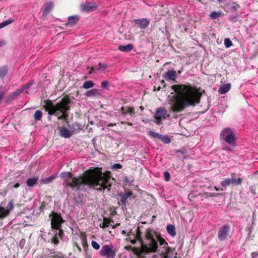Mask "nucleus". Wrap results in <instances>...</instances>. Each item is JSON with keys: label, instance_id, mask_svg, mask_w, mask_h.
Segmentation results:
<instances>
[{"label": "nucleus", "instance_id": "nucleus-33", "mask_svg": "<svg viewBox=\"0 0 258 258\" xmlns=\"http://www.w3.org/2000/svg\"><path fill=\"white\" fill-rule=\"evenodd\" d=\"M13 21H14L13 20H12L11 19H9L8 20H7V21L0 23V29L3 28L8 26V25L11 24L13 22Z\"/></svg>", "mask_w": 258, "mask_h": 258}, {"label": "nucleus", "instance_id": "nucleus-34", "mask_svg": "<svg viewBox=\"0 0 258 258\" xmlns=\"http://www.w3.org/2000/svg\"><path fill=\"white\" fill-rule=\"evenodd\" d=\"M51 243L54 244H57L59 243L58 236H57V232H54V235L51 239Z\"/></svg>", "mask_w": 258, "mask_h": 258}, {"label": "nucleus", "instance_id": "nucleus-21", "mask_svg": "<svg viewBox=\"0 0 258 258\" xmlns=\"http://www.w3.org/2000/svg\"><path fill=\"white\" fill-rule=\"evenodd\" d=\"M231 88V84L227 83L226 84L222 85L219 88L218 92L221 94H224L228 92Z\"/></svg>", "mask_w": 258, "mask_h": 258}, {"label": "nucleus", "instance_id": "nucleus-28", "mask_svg": "<svg viewBox=\"0 0 258 258\" xmlns=\"http://www.w3.org/2000/svg\"><path fill=\"white\" fill-rule=\"evenodd\" d=\"M99 94L98 90L95 89L88 91L85 93V95L87 97L95 96Z\"/></svg>", "mask_w": 258, "mask_h": 258}, {"label": "nucleus", "instance_id": "nucleus-23", "mask_svg": "<svg viewBox=\"0 0 258 258\" xmlns=\"http://www.w3.org/2000/svg\"><path fill=\"white\" fill-rule=\"evenodd\" d=\"M167 232L170 234L172 236H175L176 235V231L175 227L171 224L168 225L167 226Z\"/></svg>", "mask_w": 258, "mask_h": 258}, {"label": "nucleus", "instance_id": "nucleus-16", "mask_svg": "<svg viewBox=\"0 0 258 258\" xmlns=\"http://www.w3.org/2000/svg\"><path fill=\"white\" fill-rule=\"evenodd\" d=\"M133 192L132 191H128L125 192L124 194H120L119 196L120 197L121 205L122 209H126V204L127 198L133 195Z\"/></svg>", "mask_w": 258, "mask_h": 258}, {"label": "nucleus", "instance_id": "nucleus-19", "mask_svg": "<svg viewBox=\"0 0 258 258\" xmlns=\"http://www.w3.org/2000/svg\"><path fill=\"white\" fill-rule=\"evenodd\" d=\"M79 20L80 18L78 15L69 16L68 18V23H67V25L72 27L76 25L79 21Z\"/></svg>", "mask_w": 258, "mask_h": 258}, {"label": "nucleus", "instance_id": "nucleus-26", "mask_svg": "<svg viewBox=\"0 0 258 258\" xmlns=\"http://www.w3.org/2000/svg\"><path fill=\"white\" fill-rule=\"evenodd\" d=\"M231 184H232L231 178H225L221 182V185L223 187H227Z\"/></svg>", "mask_w": 258, "mask_h": 258}, {"label": "nucleus", "instance_id": "nucleus-9", "mask_svg": "<svg viewBox=\"0 0 258 258\" xmlns=\"http://www.w3.org/2000/svg\"><path fill=\"white\" fill-rule=\"evenodd\" d=\"M100 254L106 258H114L115 256V251L109 245H103L100 251Z\"/></svg>", "mask_w": 258, "mask_h": 258}, {"label": "nucleus", "instance_id": "nucleus-61", "mask_svg": "<svg viewBox=\"0 0 258 258\" xmlns=\"http://www.w3.org/2000/svg\"><path fill=\"white\" fill-rule=\"evenodd\" d=\"M19 186H20V184H19V183H16V184H15V185H14V187H15V188H18V187H19Z\"/></svg>", "mask_w": 258, "mask_h": 258}, {"label": "nucleus", "instance_id": "nucleus-24", "mask_svg": "<svg viewBox=\"0 0 258 258\" xmlns=\"http://www.w3.org/2000/svg\"><path fill=\"white\" fill-rule=\"evenodd\" d=\"M53 7V3L51 2L47 3L45 5V8L43 10V13L45 15L48 14L51 11Z\"/></svg>", "mask_w": 258, "mask_h": 258}, {"label": "nucleus", "instance_id": "nucleus-25", "mask_svg": "<svg viewBox=\"0 0 258 258\" xmlns=\"http://www.w3.org/2000/svg\"><path fill=\"white\" fill-rule=\"evenodd\" d=\"M8 67L6 66L0 68V79L5 77L8 73Z\"/></svg>", "mask_w": 258, "mask_h": 258}, {"label": "nucleus", "instance_id": "nucleus-57", "mask_svg": "<svg viewBox=\"0 0 258 258\" xmlns=\"http://www.w3.org/2000/svg\"><path fill=\"white\" fill-rule=\"evenodd\" d=\"M250 191L252 193H253L254 195H255L256 193L255 192V190L254 189H253V186H251L250 187Z\"/></svg>", "mask_w": 258, "mask_h": 258}, {"label": "nucleus", "instance_id": "nucleus-54", "mask_svg": "<svg viewBox=\"0 0 258 258\" xmlns=\"http://www.w3.org/2000/svg\"><path fill=\"white\" fill-rule=\"evenodd\" d=\"M174 152L176 154L180 153L181 154H184V152L181 150H175Z\"/></svg>", "mask_w": 258, "mask_h": 258}, {"label": "nucleus", "instance_id": "nucleus-59", "mask_svg": "<svg viewBox=\"0 0 258 258\" xmlns=\"http://www.w3.org/2000/svg\"><path fill=\"white\" fill-rule=\"evenodd\" d=\"M94 71V67L90 68V71L89 72V74H91Z\"/></svg>", "mask_w": 258, "mask_h": 258}, {"label": "nucleus", "instance_id": "nucleus-18", "mask_svg": "<svg viewBox=\"0 0 258 258\" xmlns=\"http://www.w3.org/2000/svg\"><path fill=\"white\" fill-rule=\"evenodd\" d=\"M59 135L65 138H70L72 136L71 132L66 127H58Z\"/></svg>", "mask_w": 258, "mask_h": 258}, {"label": "nucleus", "instance_id": "nucleus-13", "mask_svg": "<svg viewBox=\"0 0 258 258\" xmlns=\"http://www.w3.org/2000/svg\"><path fill=\"white\" fill-rule=\"evenodd\" d=\"M14 209V202L13 201H10L7 208L0 206V219H3L7 216H9L10 212Z\"/></svg>", "mask_w": 258, "mask_h": 258}, {"label": "nucleus", "instance_id": "nucleus-7", "mask_svg": "<svg viewBox=\"0 0 258 258\" xmlns=\"http://www.w3.org/2000/svg\"><path fill=\"white\" fill-rule=\"evenodd\" d=\"M51 220V228L52 230H57L61 227V225L64 222L60 213L52 212L49 215Z\"/></svg>", "mask_w": 258, "mask_h": 258}, {"label": "nucleus", "instance_id": "nucleus-43", "mask_svg": "<svg viewBox=\"0 0 258 258\" xmlns=\"http://www.w3.org/2000/svg\"><path fill=\"white\" fill-rule=\"evenodd\" d=\"M160 254H161V255L162 256V258H169V257H170V252H163V250H162Z\"/></svg>", "mask_w": 258, "mask_h": 258}, {"label": "nucleus", "instance_id": "nucleus-29", "mask_svg": "<svg viewBox=\"0 0 258 258\" xmlns=\"http://www.w3.org/2000/svg\"><path fill=\"white\" fill-rule=\"evenodd\" d=\"M111 221H112L111 219L107 218L106 217H104L103 218V222L102 223V225H100V227L102 228H105L106 227H108Z\"/></svg>", "mask_w": 258, "mask_h": 258}, {"label": "nucleus", "instance_id": "nucleus-14", "mask_svg": "<svg viewBox=\"0 0 258 258\" xmlns=\"http://www.w3.org/2000/svg\"><path fill=\"white\" fill-rule=\"evenodd\" d=\"M97 9V5L94 3L86 2L80 5V10L82 12H90Z\"/></svg>", "mask_w": 258, "mask_h": 258}, {"label": "nucleus", "instance_id": "nucleus-48", "mask_svg": "<svg viewBox=\"0 0 258 258\" xmlns=\"http://www.w3.org/2000/svg\"><path fill=\"white\" fill-rule=\"evenodd\" d=\"M206 194L208 195L207 196L209 197H217L220 195L219 193H206Z\"/></svg>", "mask_w": 258, "mask_h": 258}, {"label": "nucleus", "instance_id": "nucleus-5", "mask_svg": "<svg viewBox=\"0 0 258 258\" xmlns=\"http://www.w3.org/2000/svg\"><path fill=\"white\" fill-rule=\"evenodd\" d=\"M153 245L154 244L151 243L150 244H149V246L142 245V246L140 245V246L133 247L131 245H128L124 248L128 250H132L139 258H146L147 254L151 252H156V251L154 250Z\"/></svg>", "mask_w": 258, "mask_h": 258}, {"label": "nucleus", "instance_id": "nucleus-39", "mask_svg": "<svg viewBox=\"0 0 258 258\" xmlns=\"http://www.w3.org/2000/svg\"><path fill=\"white\" fill-rule=\"evenodd\" d=\"M107 68V66L105 64H103L101 63H99L96 66V70H105Z\"/></svg>", "mask_w": 258, "mask_h": 258}, {"label": "nucleus", "instance_id": "nucleus-2", "mask_svg": "<svg viewBox=\"0 0 258 258\" xmlns=\"http://www.w3.org/2000/svg\"><path fill=\"white\" fill-rule=\"evenodd\" d=\"M175 94L170 99L171 109L179 112L185 108L199 104L202 96L201 88L190 84H177L171 86Z\"/></svg>", "mask_w": 258, "mask_h": 258}, {"label": "nucleus", "instance_id": "nucleus-35", "mask_svg": "<svg viewBox=\"0 0 258 258\" xmlns=\"http://www.w3.org/2000/svg\"><path fill=\"white\" fill-rule=\"evenodd\" d=\"M224 45L226 48H229L233 45V43L229 38L224 39Z\"/></svg>", "mask_w": 258, "mask_h": 258}, {"label": "nucleus", "instance_id": "nucleus-56", "mask_svg": "<svg viewBox=\"0 0 258 258\" xmlns=\"http://www.w3.org/2000/svg\"><path fill=\"white\" fill-rule=\"evenodd\" d=\"M161 83L162 85H163V87L164 88L166 87V84L164 80H162L161 81Z\"/></svg>", "mask_w": 258, "mask_h": 258}, {"label": "nucleus", "instance_id": "nucleus-20", "mask_svg": "<svg viewBox=\"0 0 258 258\" xmlns=\"http://www.w3.org/2000/svg\"><path fill=\"white\" fill-rule=\"evenodd\" d=\"M232 184L239 186L240 185L242 182V178L241 177L236 178V174L235 173H232L231 174Z\"/></svg>", "mask_w": 258, "mask_h": 258}, {"label": "nucleus", "instance_id": "nucleus-40", "mask_svg": "<svg viewBox=\"0 0 258 258\" xmlns=\"http://www.w3.org/2000/svg\"><path fill=\"white\" fill-rule=\"evenodd\" d=\"M91 245L95 250H98L100 248V245L95 241H92Z\"/></svg>", "mask_w": 258, "mask_h": 258}, {"label": "nucleus", "instance_id": "nucleus-41", "mask_svg": "<svg viewBox=\"0 0 258 258\" xmlns=\"http://www.w3.org/2000/svg\"><path fill=\"white\" fill-rule=\"evenodd\" d=\"M70 127L73 129L74 131L76 130H79L80 129V125L78 123L75 122L72 124L71 126H70Z\"/></svg>", "mask_w": 258, "mask_h": 258}, {"label": "nucleus", "instance_id": "nucleus-62", "mask_svg": "<svg viewBox=\"0 0 258 258\" xmlns=\"http://www.w3.org/2000/svg\"><path fill=\"white\" fill-rule=\"evenodd\" d=\"M174 250H173V252H171V251L170 252V257H169V258H173L172 256H173V253H174Z\"/></svg>", "mask_w": 258, "mask_h": 258}, {"label": "nucleus", "instance_id": "nucleus-22", "mask_svg": "<svg viewBox=\"0 0 258 258\" xmlns=\"http://www.w3.org/2000/svg\"><path fill=\"white\" fill-rule=\"evenodd\" d=\"M134 48V45L132 44H128L126 45H119L118 49L121 51L130 52Z\"/></svg>", "mask_w": 258, "mask_h": 258}, {"label": "nucleus", "instance_id": "nucleus-58", "mask_svg": "<svg viewBox=\"0 0 258 258\" xmlns=\"http://www.w3.org/2000/svg\"><path fill=\"white\" fill-rule=\"evenodd\" d=\"M6 44V42L4 41H0V47L4 46Z\"/></svg>", "mask_w": 258, "mask_h": 258}, {"label": "nucleus", "instance_id": "nucleus-47", "mask_svg": "<svg viewBox=\"0 0 258 258\" xmlns=\"http://www.w3.org/2000/svg\"><path fill=\"white\" fill-rule=\"evenodd\" d=\"M52 258H63V254L59 253L51 256Z\"/></svg>", "mask_w": 258, "mask_h": 258}, {"label": "nucleus", "instance_id": "nucleus-53", "mask_svg": "<svg viewBox=\"0 0 258 258\" xmlns=\"http://www.w3.org/2000/svg\"><path fill=\"white\" fill-rule=\"evenodd\" d=\"M121 111H122L121 114L125 115L126 114L125 111H124L125 108L124 107H121L120 108Z\"/></svg>", "mask_w": 258, "mask_h": 258}, {"label": "nucleus", "instance_id": "nucleus-11", "mask_svg": "<svg viewBox=\"0 0 258 258\" xmlns=\"http://www.w3.org/2000/svg\"><path fill=\"white\" fill-rule=\"evenodd\" d=\"M230 227L228 225H224L221 227L218 233V238L220 241L226 240L229 236Z\"/></svg>", "mask_w": 258, "mask_h": 258}, {"label": "nucleus", "instance_id": "nucleus-64", "mask_svg": "<svg viewBox=\"0 0 258 258\" xmlns=\"http://www.w3.org/2000/svg\"><path fill=\"white\" fill-rule=\"evenodd\" d=\"M152 220L151 223H152L154 221L155 219L156 218V216L155 215H153L152 216Z\"/></svg>", "mask_w": 258, "mask_h": 258}, {"label": "nucleus", "instance_id": "nucleus-49", "mask_svg": "<svg viewBox=\"0 0 258 258\" xmlns=\"http://www.w3.org/2000/svg\"><path fill=\"white\" fill-rule=\"evenodd\" d=\"M113 168L114 169H121L122 168V165L120 164L115 163L113 165Z\"/></svg>", "mask_w": 258, "mask_h": 258}, {"label": "nucleus", "instance_id": "nucleus-42", "mask_svg": "<svg viewBox=\"0 0 258 258\" xmlns=\"http://www.w3.org/2000/svg\"><path fill=\"white\" fill-rule=\"evenodd\" d=\"M164 176L165 181H169L170 180V174L169 172L165 171L164 172Z\"/></svg>", "mask_w": 258, "mask_h": 258}, {"label": "nucleus", "instance_id": "nucleus-63", "mask_svg": "<svg viewBox=\"0 0 258 258\" xmlns=\"http://www.w3.org/2000/svg\"><path fill=\"white\" fill-rule=\"evenodd\" d=\"M121 233L123 235H125L126 234H127V233L126 232V231L125 230H122Z\"/></svg>", "mask_w": 258, "mask_h": 258}, {"label": "nucleus", "instance_id": "nucleus-6", "mask_svg": "<svg viewBox=\"0 0 258 258\" xmlns=\"http://www.w3.org/2000/svg\"><path fill=\"white\" fill-rule=\"evenodd\" d=\"M220 139L227 144L233 146L235 144L236 137L233 131L230 128H224L220 133Z\"/></svg>", "mask_w": 258, "mask_h": 258}, {"label": "nucleus", "instance_id": "nucleus-31", "mask_svg": "<svg viewBox=\"0 0 258 258\" xmlns=\"http://www.w3.org/2000/svg\"><path fill=\"white\" fill-rule=\"evenodd\" d=\"M34 117L36 120H41L42 118V112L39 110H36L34 113Z\"/></svg>", "mask_w": 258, "mask_h": 258}, {"label": "nucleus", "instance_id": "nucleus-10", "mask_svg": "<svg viewBox=\"0 0 258 258\" xmlns=\"http://www.w3.org/2000/svg\"><path fill=\"white\" fill-rule=\"evenodd\" d=\"M33 84L32 81H30L29 83L23 86L20 89L17 90L16 91L12 92L8 97V101H11L15 99L21 93L26 90H28L30 87Z\"/></svg>", "mask_w": 258, "mask_h": 258}, {"label": "nucleus", "instance_id": "nucleus-52", "mask_svg": "<svg viewBox=\"0 0 258 258\" xmlns=\"http://www.w3.org/2000/svg\"><path fill=\"white\" fill-rule=\"evenodd\" d=\"M82 245L84 247L87 245V239L85 237L83 238Z\"/></svg>", "mask_w": 258, "mask_h": 258}, {"label": "nucleus", "instance_id": "nucleus-27", "mask_svg": "<svg viewBox=\"0 0 258 258\" xmlns=\"http://www.w3.org/2000/svg\"><path fill=\"white\" fill-rule=\"evenodd\" d=\"M38 180V177H32L28 179L26 183L29 186H32L37 182Z\"/></svg>", "mask_w": 258, "mask_h": 258}, {"label": "nucleus", "instance_id": "nucleus-55", "mask_svg": "<svg viewBox=\"0 0 258 258\" xmlns=\"http://www.w3.org/2000/svg\"><path fill=\"white\" fill-rule=\"evenodd\" d=\"M239 8V6L237 4H235V5L233 6V9L235 11H237V9Z\"/></svg>", "mask_w": 258, "mask_h": 258}, {"label": "nucleus", "instance_id": "nucleus-32", "mask_svg": "<svg viewBox=\"0 0 258 258\" xmlns=\"http://www.w3.org/2000/svg\"><path fill=\"white\" fill-rule=\"evenodd\" d=\"M159 140H161L163 143L165 144H169L171 142L170 138L167 135H161Z\"/></svg>", "mask_w": 258, "mask_h": 258}, {"label": "nucleus", "instance_id": "nucleus-44", "mask_svg": "<svg viewBox=\"0 0 258 258\" xmlns=\"http://www.w3.org/2000/svg\"><path fill=\"white\" fill-rule=\"evenodd\" d=\"M57 230H58V232H57V236L60 237V238H62L64 235L63 230L61 228L58 229Z\"/></svg>", "mask_w": 258, "mask_h": 258}, {"label": "nucleus", "instance_id": "nucleus-30", "mask_svg": "<svg viewBox=\"0 0 258 258\" xmlns=\"http://www.w3.org/2000/svg\"><path fill=\"white\" fill-rule=\"evenodd\" d=\"M94 86V83L92 81H88L85 82L83 85L82 87L85 89H88L91 88Z\"/></svg>", "mask_w": 258, "mask_h": 258}, {"label": "nucleus", "instance_id": "nucleus-1", "mask_svg": "<svg viewBox=\"0 0 258 258\" xmlns=\"http://www.w3.org/2000/svg\"><path fill=\"white\" fill-rule=\"evenodd\" d=\"M61 177L64 179L63 185L64 188L70 187L75 191L85 190L86 185L92 188L99 185V188H95L99 191L111 186V184L108 183L111 177L110 172L102 173V169L99 167L90 169L82 175L74 176L72 172H69L61 173Z\"/></svg>", "mask_w": 258, "mask_h": 258}, {"label": "nucleus", "instance_id": "nucleus-15", "mask_svg": "<svg viewBox=\"0 0 258 258\" xmlns=\"http://www.w3.org/2000/svg\"><path fill=\"white\" fill-rule=\"evenodd\" d=\"M134 22L135 26L142 29L148 27L150 23V20L147 18L136 19L134 20Z\"/></svg>", "mask_w": 258, "mask_h": 258}, {"label": "nucleus", "instance_id": "nucleus-3", "mask_svg": "<svg viewBox=\"0 0 258 258\" xmlns=\"http://www.w3.org/2000/svg\"><path fill=\"white\" fill-rule=\"evenodd\" d=\"M71 102V100L69 96H64L55 104L49 99L45 100L43 107L49 115H54L57 116L58 120H66L67 113L70 110Z\"/></svg>", "mask_w": 258, "mask_h": 258}, {"label": "nucleus", "instance_id": "nucleus-38", "mask_svg": "<svg viewBox=\"0 0 258 258\" xmlns=\"http://www.w3.org/2000/svg\"><path fill=\"white\" fill-rule=\"evenodd\" d=\"M221 15L220 12H213L210 14V17L212 19H216Z\"/></svg>", "mask_w": 258, "mask_h": 258}, {"label": "nucleus", "instance_id": "nucleus-36", "mask_svg": "<svg viewBox=\"0 0 258 258\" xmlns=\"http://www.w3.org/2000/svg\"><path fill=\"white\" fill-rule=\"evenodd\" d=\"M148 134L151 137H152L154 138H157L158 139H160V138L161 137V135L159 134V133H156V132L152 131H150L148 132Z\"/></svg>", "mask_w": 258, "mask_h": 258}, {"label": "nucleus", "instance_id": "nucleus-51", "mask_svg": "<svg viewBox=\"0 0 258 258\" xmlns=\"http://www.w3.org/2000/svg\"><path fill=\"white\" fill-rule=\"evenodd\" d=\"M251 257L252 258H257L258 257V252L257 251H253L251 253Z\"/></svg>", "mask_w": 258, "mask_h": 258}, {"label": "nucleus", "instance_id": "nucleus-37", "mask_svg": "<svg viewBox=\"0 0 258 258\" xmlns=\"http://www.w3.org/2000/svg\"><path fill=\"white\" fill-rule=\"evenodd\" d=\"M125 112L133 116L135 114V108L134 107H127L126 108Z\"/></svg>", "mask_w": 258, "mask_h": 258}, {"label": "nucleus", "instance_id": "nucleus-45", "mask_svg": "<svg viewBox=\"0 0 258 258\" xmlns=\"http://www.w3.org/2000/svg\"><path fill=\"white\" fill-rule=\"evenodd\" d=\"M109 85V82L107 81H103L101 82V87L103 89L106 88Z\"/></svg>", "mask_w": 258, "mask_h": 258}, {"label": "nucleus", "instance_id": "nucleus-46", "mask_svg": "<svg viewBox=\"0 0 258 258\" xmlns=\"http://www.w3.org/2000/svg\"><path fill=\"white\" fill-rule=\"evenodd\" d=\"M54 178H55V176H53V175L50 176V177H49L48 178H47L45 179L46 180V183H50Z\"/></svg>", "mask_w": 258, "mask_h": 258}, {"label": "nucleus", "instance_id": "nucleus-4", "mask_svg": "<svg viewBox=\"0 0 258 258\" xmlns=\"http://www.w3.org/2000/svg\"><path fill=\"white\" fill-rule=\"evenodd\" d=\"M126 236L127 237L125 240L133 244L139 241L141 246L144 245L149 246V244L152 243L154 244L153 246L154 247V250L157 251L158 249V245L155 237V231L150 228L146 230L144 233V238L143 237V234L139 226L135 230H131L128 232Z\"/></svg>", "mask_w": 258, "mask_h": 258}, {"label": "nucleus", "instance_id": "nucleus-60", "mask_svg": "<svg viewBox=\"0 0 258 258\" xmlns=\"http://www.w3.org/2000/svg\"><path fill=\"white\" fill-rule=\"evenodd\" d=\"M154 90H157V91H160L161 89V87L159 86L157 89L155 87H154Z\"/></svg>", "mask_w": 258, "mask_h": 258}, {"label": "nucleus", "instance_id": "nucleus-8", "mask_svg": "<svg viewBox=\"0 0 258 258\" xmlns=\"http://www.w3.org/2000/svg\"><path fill=\"white\" fill-rule=\"evenodd\" d=\"M169 117L170 115L168 114L167 110L165 107L157 108L154 114L155 122L158 125H160L162 124L163 120Z\"/></svg>", "mask_w": 258, "mask_h": 258}, {"label": "nucleus", "instance_id": "nucleus-17", "mask_svg": "<svg viewBox=\"0 0 258 258\" xmlns=\"http://www.w3.org/2000/svg\"><path fill=\"white\" fill-rule=\"evenodd\" d=\"M177 77V73L174 70H168L163 75V78L166 81H175Z\"/></svg>", "mask_w": 258, "mask_h": 258}, {"label": "nucleus", "instance_id": "nucleus-12", "mask_svg": "<svg viewBox=\"0 0 258 258\" xmlns=\"http://www.w3.org/2000/svg\"><path fill=\"white\" fill-rule=\"evenodd\" d=\"M155 237L157 242L158 241L160 244V246L163 249H164L163 252H170V251L173 252L174 248L169 247L168 243L166 240L162 237L158 236L156 232L155 231Z\"/></svg>", "mask_w": 258, "mask_h": 258}, {"label": "nucleus", "instance_id": "nucleus-50", "mask_svg": "<svg viewBox=\"0 0 258 258\" xmlns=\"http://www.w3.org/2000/svg\"><path fill=\"white\" fill-rule=\"evenodd\" d=\"M6 91L3 90L0 92V101H1L4 98L5 95L6 94Z\"/></svg>", "mask_w": 258, "mask_h": 258}]
</instances>
